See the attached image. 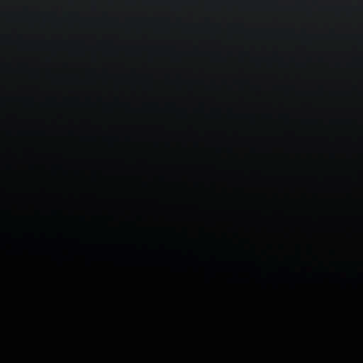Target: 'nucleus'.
Wrapping results in <instances>:
<instances>
[{
  "label": "nucleus",
  "mask_w": 363,
  "mask_h": 363,
  "mask_svg": "<svg viewBox=\"0 0 363 363\" xmlns=\"http://www.w3.org/2000/svg\"><path fill=\"white\" fill-rule=\"evenodd\" d=\"M28 247V241L26 239L21 240L20 244L17 246L16 252L21 255L25 252Z\"/></svg>",
  "instance_id": "1"
}]
</instances>
